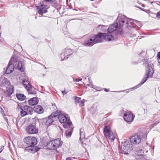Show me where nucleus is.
<instances>
[{
	"label": "nucleus",
	"mask_w": 160,
	"mask_h": 160,
	"mask_svg": "<svg viewBox=\"0 0 160 160\" xmlns=\"http://www.w3.org/2000/svg\"><path fill=\"white\" fill-rule=\"evenodd\" d=\"M117 20L119 22V25L121 27H122V25L125 22H126V27H128V26L132 27L131 25L132 26L133 24V23H132L133 21L135 22V23H133V24H135L138 27L140 28L142 27L141 23L140 22L133 19H130L129 21H128L126 19V17L121 14H119L117 18Z\"/></svg>",
	"instance_id": "obj_1"
},
{
	"label": "nucleus",
	"mask_w": 160,
	"mask_h": 160,
	"mask_svg": "<svg viewBox=\"0 0 160 160\" xmlns=\"http://www.w3.org/2000/svg\"><path fill=\"white\" fill-rule=\"evenodd\" d=\"M133 148V145L129 140H127L122 142L121 148L123 152L122 153L124 154H128L129 152L132 151Z\"/></svg>",
	"instance_id": "obj_2"
},
{
	"label": "nucleus",
	"mask_w": 160,
	"mask_h": 160,
	"mask_svg": "<svg viewBox=\"0 0 160 160\" xmlns=\"http://www.w3.org/2000/svg\"><path fill=\"white\" fill-rule=\"evenodd\" d=\"M59 121L61 123H63V127L65 128H68L70 127L72 124L69 118L67 117L66 115L59 114L58 116Z\"/></svg>",
	"instance_id": "obj_3"
},
{
	"label": "nucleus",
	"mask_w": 160,
	"mask_h": 160,
	"mask_svg": "<svg viewBox=\"0 0 160 160\" xmlns=\"http://www.w3.org/2000/svg\"><path fill=\"white\" fill-rule=\"evenodd\" d=\"M62 143L58 138L48 142L47 144V148L50 150H55L60 147Z\"/></svg>",
	"instance_id": "obj_4"
},
{
	"label": "nucleus",
	"mask_w": 160,
	"mask_h": 160,
	"mask_svg": "<svg viewBox=\"0 0 160 160\" xmlns=\"http://www.w3.org/2000/svg\"><path fill=\"white\" fill-rule=\"evenodd\" d=\"M103 133L106 138L109 139L112 142L114 141L115 137L113 133L111 132L109 127L106 126L103 130Z\"/></svg>",
	"instance_id": "obj_5"
},
{
	"label": "nucleus",
	"mask_w": 160,
	"mask_h": 160,
	"mask_svg": "<svg viewBox=\"0 0 160 160\" xmlns=\"http://www.w3.org/2000/svg\"><path fill=\"white\" fill-rule=\"evenodd\" d=\"M24 142L29 146L32 147L36 145L37 143V140L36 138L28 136L24 139Z\"/></svg>",
	"instance_id": "obj_6"
},
{
	"label": "nucleus",
	"mask_w": 160,
	"mask_h": 160,
	"mask_svg": "<svg viewBox=\"0 0 160 160\" xmlns=\"http://www.w3.org/2000/svg\"><path fill=\"white\" fill-rule=\"evenodd\" d=\"M26 130L27 132L29 134H36L38 133V130L36 126L32 124H30L27 126Z\"/></svg>",
	"instance_id": "obj_7"
},
{
	"label": "nucleus",
	"mask_w": 160,
	"mask_h": 160,
	"mask_svg": "<svg viewBox=\"0 0 160 160\" xmlns=\"http://www.w3.org/2000/svg\"><path fill=\"white\" fill-rule=\"evenodd\" d=\"M96 44L93 35L86 39L82 43L83 45L87 47H91Z\"/></svg>",
	"instance_id": "obj_8"
},
{
	"label": "nucleus",
	"mask_w": 160,
	"mask_h": 160,
	"mask_svg": "<svg viewBox=\"0 0 160 160\" xmlns=\"http://www.w3.org/2000/svg\"><path fill=\"white\" fill-rule=\"evenodd\" d=\"M72 53L71 49L68 48H66L64 52L61 54V60H65L68 58V56H70Z\"/></svg>",
	"instance_id": "obj_9"
},
{
	"label": "nucleus",
	"mask_w": 160,
	"mask_h": 160,
	"mask_svg": "<svg viewBox=\"0 0 160 160\" xmlns=\"http://www.w3.org/2000/svg\"><path fill=\"white\" fill-rule=\"evenodd\" d=\"M154 73V70L150 64H148L146 70L145 75L147 78H152Z\"/></svg>",
	"instance_id": "obj_10"
},
{
	"label": "nucleus",
	"mask_w": 160,
	"mask_h": 160,
	"mask_svg": "<svg viewBox=\"0 0 160 160\" xmlns=\"http://www.w3.org/2000/svg\"><path fill=\"white\" fill-rule=\"evenodd\" d=\"M141 141V138L137 134L132 136L130 138V142L131 143L138 144L140 143Z\"/></svg>",
	"instance_id": "obj_11"
},
{
	"label": "nucleus",
	"mask_w": 160,
	"mask_h": 160,
	"mask_svg": "<svg viewBox=\"0 0 160 160\" xmlns=\"http://www.w3.org/2000/svg\"><path fill=\"white\" fill-rule=\"evenodd\" d=\"M56 113H52L50 116L45 118L46 125L47 126L49 125L56 119V117L57 115Z\"/></svg>",
	"instance_id": "obj_12"
},
{
	"label": "nucleus",
	"mask_w": 160,
	"mask_h": 160,
	"mask_svg": "<svg viewBox=\"0 0 160 160\" xmlns=\"http://www.w3.org/2000/svg\"><path fill=\"white\" fill-rule=\"evenodd\" d=\"M123 118L124 120L127 122L132 121L133 119V114L130 111L126 112L124 114Z\"/></svg>",
	"instance_id": "obj_13"
},
{
	"label": "nucleus",
	"mask_w": 160,
	"mask_h": 160,
	"mask_svg": "<svg viewBox=\"0 0 160 160\" xmlns=\"http://www.w3.org/2000/svg\"><path fill=\"white\" fill-rule=\"evenodd\" d=\"M48 8L47 5L42 4L37 7L38 13L40 15H42L43 13L47 12V9Z\"/></svg>",
	"instance_id": "obj_14"
},
{
	"label": "nucleus",
	"mask_w": 160,
	"mask_h": 160,
	"mask_svg": "<svg viewBox=\"0 0 160 160\" xmlns=\"http://www.w3.org/2000/svg\"><path fill=\"white\" fill-rule=\"evenodd\" d=\"M10 82L6 78L4 77H1L0 79V85L1 87L5 86L6 88L9 86Z\"/></svg>",
	"instance_id": "obj_15"
},
{
	"label": "nucleus",
	"mask_w": 160,
	"mask_h": 160,
	"mask_svg": "<svg viewBox=\"0 0 160 160\" xmlns=\"http://www.w3.org/2000/svg\"><path fill=\"white\" fill-rule=\"evenodd\" d=\"M103 33L99 32L98 34L93 35L95 43L102 42L103 40Z\"/></svg>",
	"instance_id": "obj_16"
},
{
	"label": "nucleus",
	"mask_w": 160,
	"mask_h": 160,
	"mask_svg": "<svg viewBox=\"0 0 160 160\" xmlns=\"http://www.w3.org/2000/svg\"><path fill=\"white\" fill-rule=\"evenodd\" d=\"M7 88V90L4 92V95L6 97H9L13 92V87L12 86H11Z\"/></svg>",
	"instance_id": "obj_17"
},
{
	"label": "nucleus",
	"mask_w": 160,
	"mask_h": 160,
	"mask_svg": "<svg viewBox=\"0 0 160 160\" xmlns=\"http://www.w3.org/2000/svg\"><path fill=\"white\" fill-rule=\"evenodd\" d=\"M103 39L106 41H109L113 40V37L112 35H111L110 33H103Z\"/></svg>",
	"instance_id": "obj_18"
},
{
	"label": "nucleus",
	"mask_w": 160,
	"mask_h": 160,
	"mask_svg": "<svg viewBox=\"0 0 160 160\" xmlns=\"http://www.w3.org/2000/svg\"><path fill=\"white\" fill-rule=\"evenodd\" d=\"M14 66L13 64L9 62L8 64V66L6 70V73L9 74L12 72L14 70Z\"/></svg>",
	"instance_id": "obj_19"
},
{
	"label": "nucleus",
	"mask_w": 160,
	"mask_h": 160,
	"mask_svg": "<svg viewBox=\"0 0 160 160\" xmlns=\"http://www.w3.org/2000/svg\"><path fill=\"white\" fill-rule=\"evenodd\" d=\"M75 100L76 104H78L81 107L84 106V103L85 101L84 99L81 100L80 98L75 97Z\"/></svg>",
	"instance_id": "obj_20"
},
{
	"label": "nucleus",
	"mask_w": 160,
	"mask_h": 160,
	"mask_svg": "<svg viewBox=\"0 0 160 160\" xmlns=\"http://www.w3.org/2000/svg\"><path fill=\"white\" fill-rule=\"evenodd\" d=\"M118 23H115L111 25L108 29V32L110 33L111 32H113L117 29L118 28Z\"/></svg>",
	"instance_id": "obj_21"
},
{
	"label": "nucleus",
	"mask_w": 160,
	"mask_h": 160,
	"mask_svg": "<svg viewBox=\"0 0 160 160\" xmlns=\"http://www.w3.org/2000/svg\"><path fill=\"white\" fill-rule=\"evenodd\" d=\"M33 110L35 112L38 114H42L43 112V108L39 105H37L34 106Z\"/></svg>",
	"instance_id": "obj_22"
},
{
	"label": "nucleus",
	"mask_w": 160,
	"mask_h": 160,
	"mask_svg": "<svg viewBox=\"0 0 160 160\" xmlns=\"http://www.w3.org/2000/svg\"><path fill=\"white\" fill-rule=\"evenodd\" d=\"M28 79V77L27 76H25L22 81V83L25 88H27L29 86V85H30L29 84Z\"/></svg>",
	"instance_id": "obj_23"
},
{
	"label": "nucleus",
	"mask_w": 160,
	"mask_h": 160,
	"mask_svg": "<svg viewBox=\"0 0 160 160\" xmlns=\"http://www.w3.org/2000/svg\"><path fill=\"white\" fill-rule=\"evenodd\" d=\"M23 108L28 114H32L33 112V109L31 107L25 105L23 107Z\"/></svg>",
	"instance_id": "obj_24"
},
{
	"label": "nucleus",
	"mask_w": 160,
	"mask_h": 160,
	"mask_svg": "<svg viewBox=\"0 0 160 160\" xmlns=\"http://www.w3.org/2000/svg\"><path fill=\"white\" fill-rule=\"evenodd\" d=\"M29 104L31 106H34L37 104L38 103V100L37 98L34 97L28 100Z\"/></svg>",
	"instance_id": "obj_25"
},
{
	"label": "nucleus",
	"mask_w": 160,
	"mask_h": 160,
	"mask_svg": "<svg viewBox=\"0 0 160 160\" xmlns=\"http://www.w3.org/2000/svg\"><path fill=\"white\" fill-rule=\"evenodd\" d=\"M26 89L29 94H34L36 93L35 89L34 87H32L31 85H29V86Z\"/></svg>",
	"instance_id": "obj_26"
},
{
	"label": "nucleus",
	"mask_w": 160,
	"mask_h": 160,
	"mask_svg": "<svg viewBox=\"0 0 160 160\" xmlns=\"http://www.w3.org/2000/svg\"><path fill=\"white\" fill-rule=\"evenodd\" d=\"M148 78H147V77L145 76L143 78L142 80V81L140 82V83H139L136 86L132 88L136 89L138 88V87H140L143 84L147 81Z\"/></svg>",
	"instance_id": "obj_27"
},
{
	"label": "nucleus",
	"mask_w": 160,
	"mask_h": 160,
	"mask_svg": "<svg viewBox=\"0 0 160 160\" xmlns=\"http://www.w3.org/2000/svg\"><path fill=\"white\" fill-rule=\"evenodd\" d=\"M24 63L23 62L20 61L18 62V64L17 68L21 72L23 71Z\"/></svg>",
	"instance_id": "obj_28"
},
{
	"label": "nucleus",
	"mask_w": 160,
	"mask_h": 160,
	"mask_svg": "<svg viewBox=\"0 0 160 160\" xmlns=\"http://www.w3.org/2000/svg\"><path fill=\"white\" fill-rule=\"evenodd\" d=\"M16 97L17 99L21 101H22L25 99L26 97L22 94L18 93L16 94Z\"/></svg>",
	"instance_id": "obj_29"
},
{
	"label": "nucleus",
	"mask_w": 160,
	"mask_h": 160,
	"mask_svg": "<svg viewBox=\"0 0 160 160\" xmlns=\"http://www.w3.org/2000/svg\"><path fill=\"white\" fill-rule=\"evenodd\" d=\"M80 136L79 140L80 141H81L82 139H85V132L83 129L81 128L80 129Z\"/></svg>",
	"instance_id": "obj_30"
},
{
	"label": "nucleus",
	"mask_w": 160,
	"mask_h": 160,
	"mask_svg": "<svg viewBox=\"0 0 160 160\" xmlns=\"http://www.w3.org/2000/svg\"><path fill=\"white\" fill-rule=\"evenodd\" d=\"M89 140L87 139H82L81 141V143L82 146L83 147H85L88 144Z\"/></svg>",
	"instance_id": "obj_31"
},
{
	"label": "nucleus",
	"mask_w": 160,
	"mask_h": 160,
	"mask_svg": "<svg viewBox=\"0 0 160 160\" xmlns=\"http://www.w3.org/2000/svg\"><path fill=\"white\" fill-rule=\"evenodd\" d=\"M73 130V129L72 128L70 129L67 130L65 132L66 136L68 137H70L72 134Z\"/></svg>",
	"instance_id": "obj_32"
},
{
	"label": "nucleus",
	"mask_w": 160,
	"mask_h": 160,
	"mask_svg": "<svg viewBox=\"0 0 160 160\" xmlns=\"http://www.w3.org/2000/svg\"><path fill=\"white\" fill-rule=\"evenodd\" d=\"M98 29H101L102 31L104 32L106 30H108L107 27L103 25H99L98 26Z\"/></svg>",
	"instance_id": "obj_33"
},
{
	"label": "nucleus",
	"mask_w": 160,
	"mask_h": 160,
	"mask_svg": "<svg viewBox=\"0 0 160 160\" xmlns=\"http://www.w3.org/2000/svg\"><path fill=\"white\" fill-rule=\"evenodd\" d=\"M18 61V58L16 56H13L12 57L9 62H11L12 63V62H17Z\"/></svg>",
	"instance_id": "obj_34"
},
{
	"label": "nucleus",
	"mask_w": 160,
	"mask_h": 160,
	"mask_svg": "<svg viewBox=\"0 0 160 160\" xmlns=\"http://www.w3.org/2000/svg\"><path fill=\"white\" fill-rule=\"evenodd\" d=\"M20 109L21 110L20 111V114L23 117L27 115H28L26 112L24 111V110L23 109V108L22 109L21 108Z\"/></svg>",
	"instance_id": "obj_35"
},
{
	"label": "nucleus",
	"mask_w": 160,
	"mask_h": 160,
	"mask_svg": "<svg viewBox=\"0 0 160 160\" xmlns=\"http://www.w3.org/2000/svg\"><path fill=\"white\" fill-rule=\"evenodd\" d=\"M144 152L142 149L139 150L136 152V154L138 156H141L143 155Z\"/></svg>",
	"instance_id": "obj_36"
},
{
	"label": "nucleus",
	"mask_w": 160,
	"mask_h": 160,
	"mask_svg": "<svg viewBox=\"0 0 160 160\" xmlns=\"http://www.w3.org/2000/svg\"><path fill=\"white\" fill-rule=\"evenodd\" d=\"M0 109H1V114H2V115L3 116H5V114L4 113V111L2 109L1 107H0Z\"/></svg>",
	"instance_id": "obj_37"
},
{
	"label": "nucleus",
	"mask_w": 160,
	"mask_h": 160,
	"mask_svg": "<svg viewBox=\"0 0 160 160\" xmlns=\"http://www.w3.org/2000/svg\"><path fill=\"white\" fill-rule=\"evenodd\" d=\"M156 17L157 18L160 19V12H159L157 13Z\"/></svg>",
	"instance_id": "obj_38"
},
{
	"label": "nucleus",
	"mask_w": 160,
	"mask_h": 160,
	"mask_svg": "<svg viewBox=\"0 0 160 160\" xmlns=\"http://www.w3.org/2000/svg\"><path fill=\"white\" fill-rule=\"evenodd\" d=\"M91 88L94 89H97V88H98V87H96V86H94L93 84L92 83V84H91Z\"/></svg>",
	"instance_id": "obj_39"
},
{
	"label": "nucleus",
	"mask_w": 160,
	"mask_h": 160,
	"mask_svg": "<svg viewBox=\"0 0 160 160\" xmlns=\"http://www.w3.org/2000/svg\"><path fill=\"white\" fill-rule=\"evenodd\" d=\"M82 80V79H75L74 80V81H75L76 82H79L80 81H81Z\"/></svg>",
	"instance_id": "obj_40"
},
{
	"label": "nucleus",
	"mask_w": 160,
	"mask_h": 160,
	"mask_svg": "<svg viewBox=\"0 0 160 160\" xmlns=\"http://www.w3.org/2000/svg\"><path fill=\"white\" fill-rule=\"evenodd\" d=\"M88 81H89V83L90 84H92V81L91 80V79H90V78H88Z\"/></svg>",
	"instance_id": "obj_41"
},
{
	"label": "nucleus",
	"mask_w": 160,
	"mask_h": 160,
	"mask_svg": "<svg viewBox=\"0 0 160 160\" xmlns=\"http://www.w3.org/2000/svg\"><path fill=\"white\" fill-rule=\"evenodd\" d=\"M62 93L63 94V95H64V94H67V92L65 91H62Z\"/></svg>",
	"instance_id": "obj_42"
},
{
	"label": "nucleus",
	"mask_w": 160,
	"mask_h": 160,
	"mask_svg": "<svg viewBox=\"0 0 160 160\" xmlns=\"http://www.w3.org/2000/svg\"><path fill=\"white\" fill-rule=\"evenodd\" d=\"M157 57L159 59H160V52L158 53V54L157 55Z\"/></svg>",
	"instance_id": "obj_43"
},
{
	"label": "nucleus",
	"mask_w": 160,
	"mask_h": 160,
	"mask_svg": "<svg viewBox=\"0 0 160 160\" xmlns=\"http://www.w3.org/2000/svg\"><path fill=\"white\" fill-rule=\"evenodd\" d=\"M72 159L70 157L67 158H66V160H72Z\"/></svg>",
	"instance_id": "obj_44"
},
{
	"label": "nucleus",
	"mask_w": 160,
	"mask_h": 160,
	"mask_svg": "<svg viewBox=\"0 0 160 160\" xmlns=\"http://www.w3.org/2000/svg\"><path fill=\"white\" fill-rule=\"evenodd\" d=\"M4 118L6 120V122L8 123V119H7V118L6 117H5L4 116Z\"/></svg>",
	"instance_id": "obj_45"
},
{
	"label": "nucleus",
	"mask_w": 160,
	"mask_h": 160,
	"mask_svg": "<svg viewBox=\"0 0 160 160\" xmlns=\"http://www.w3.org/2000/svg\"><path fill=\"white\" fill-rule=\"evenodd\" d=\"M3 149V147H1L0 148V152H1L2 151V150Z\"/></svg>",
	"instance_id": "obj_46"
},
{
	"label": "nucleus",
	"mask_w": 160,
	"mask_h": 160,
	"mask_svg": "<svg viewBox=\"0 0 160 160\" xmlns=\"http://www.w3.org/2000/svg\"><path fill=\"white\" fill-rule=\"evenodd\" d=\"M104 91L106 92H108L109 91V90L108 89H107L105 88L104 89Z\"/></svg>",
	"instance_id": "obj_47"
},
{
	"label": "nucleus",
	"mask_w": 160,
	"mask_h": 160,
	"mask_svg": "<svg viewBox=\"0 0 160 160\" xmlns=\"http://www.w3.org/2000/svg\"><path fill=\"white\" fill-rule=\"evenodd\" d=\"M96 88L97 89H96V90H97L98 91H100V90L99 89H100L99 87H98V88Z\"/></svg>",
	"instance_id": "obj_48"
},
{
	"label": "nucleus",
	"mask_w": 160,
	"mask_h": 160,
	"mask_svg": "<svg viewBox=\"0 0 160 160\" xmlns=\"http://www.w3.org/2000/svg\"><path fill=\"white\" fill-rule=\"evenodd\" d=\"M52 0H45L46 2H50L52 1Z\"/></svg>",
	"instance_id": "obj_49"
},
{
	"label": "nucleus",
	"mask_w": 160,
	"mask_h": 160,
	"mask_svg": "<svg viewBox=\"0 0 160 160\" xmlns=\"http://www.w3.org/2000/svg\"><path fill=\"white\" fill-rule=\"evenodd\" d=\"M87 85H88V86H90V87H91V84H88Z\"/></svg>",
	"instance_id": "obj_50"
},
{
	"label": "nucleus",
	"mask_w": 160,
	"mask_h": 160,
	"mask_svg": "<svg viewBox=\"0 0 160 160\" xmlns=\"http://www.w3.org/2000/svg\"><path fill=\"white\" fill-rule=\"evenodd\" d=\"M123 92V91H119V92Z\"/></svg>",
	"instance_id": "obj_51"
},
{
	"label": "nucleus",
	"mask_w": 160,
	"mask_h": 160,
	"mask_svg": "<svg viewBox=\"0 0 160 160\" xmlns=\"http://www.w3.org/2000/svg\"><path fill=\"white\" fill-rule=\"evenodd\" d=\"M122 111H124V110L123 109H122Z\"/></svg>",
	"instance_id": "obj_52"
},
{
	"label": "nucleus",
	"mask_w": 160,
	"mask_h": 160,
	"mask_svg": "<svg viewBox=\"0 0 160 160\" xmlns=\"http://www.w3.org/2000/svg\"><path fill=\"white\" fill-rule=\"evenodd\" d=\"M137 64V63L136 62V64Z\"/></svg>",
	"instance_id": "obj_53"
},
{
	"label": "nucleus",
	"mask_w": 160,
	"mask_h": 160,
	"mask_svg": "<svg viewBox=\"0 0 160 160\" xmlns=\"http://www.w3.org/2000/svg\"><path fill=\"white\" fill-rule=\"evenodd\" d=\"M137 64V63L136 62V64Z\"/></svg>",
	"instance_id": "obj_54"
},
{
	"label": "nucleus",
	"mask_w": 160,
	"mask_h": 160,
	"mask_svg": "<svg viewBox=\"0 0 160 160\" xmlns=\"http://www.w3.org/2000/svg\"><path fill=\"white\" fill-rule=\"evenodd\" d=\"M137 64V63L136 62V64Z\"/></svg>",
	"instance_id": "obj_55"
}]
</instances>
